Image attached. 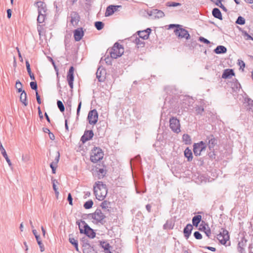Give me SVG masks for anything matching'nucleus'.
Segmentation results:
<instances>
[{
    "mask_svg": "<svg viewBox=\"0 0 253 253\" xmlns=\"http://www.w3.org/2000/svg\"><path fill=\"white\" fill-rule=\"evenodd\" d=\"M94 193L97 199L102 201L107 194V189L105 184L101 181H97L93 186Z\"/></svg>",
    "mask_w": 253,
    "mask_h": 253,
    "instance_id": "f257e3e1",
    "label": "nucleus"
},
{
    "mask_svg": "<svg viewBox=\"0 0 253 253\" xmlns=\"http://www.w3.org/2000/svg\"><path fill=\"white\" fill-rule=\"evenodd\" d=\"M111 58L116 59L122 56L124 52V49L122 45L117 42L115 43L111 49H108Z\"/></svg>",
    "mask_w": 253,
    "mask_h": 253,
    "instance_id": "f03ea898",
    "label": "nucleus"
},
{
    "mask_svg": "<svg viewBox=\"0 0 253 253\" xmlns=\"http://www.w3.org/2000/svg\"><path fill=\"white\" fill-rule=\"evenodd\" d=\"M176 27V29L174 30V32L176 36L180 38H185L186 40H188L190 38V35L188 32L181 28V26L179 25L170 24L169 25V28Z\"/></svg>",
    "mask_w": 253,
    "mask_h": 253,
    "instance_id": "7ed1b4c3",
    "label": "nucleus"
},
{
    "mask_svg": "<svg viewBox=\"0 0 253 253\" xmlns=\"http://www.w3.org/2000/svg\"><path fill=\"white\" fill-rule=\"evenodd\" d=\"M103 152L100 148L95 147L91 151L90 160L93 163H96L103 158Z\"/></svg>",
    "mask_w": 253,
    "mask_h": 253,
    "instance_id": "20e7f679",
    "label": "nucleus"
},
{
    "mask_svg": "<svg viewBox=\"0 0 253 253\" xmlns=\"http://www.w3.org/2000/svg\"><path fill=\"white\" fill-rule=\"evenodd\" d=\"M90 217L95 220L96 223H100L103 224L105 222L106 216L104 213L100 209H96L94 212L90 214Z\"/></svg>",
    "mask_w": 253,
    "mask_h": 253,
    "instance_id": "39448f33",
    "label": "nucleus"
},
{
    "mask_svg": "<svg viewBox=\"0 0 253 253\" xmlns=\"http://www.w3.org/2000/svg\"><path fill=\"white\" fill-rule=\"evenodd\" d=\"M169 127L171 130L175 132H180V124L179 120L175 117H172L169 119Z\"/></svg>",
    "mask_w": 253,
    "mask_h": 253,
    "instance_id": "423d86ee",
    "label": "nucleus"
},
{
    "mask_svg": "<svg viewBox=\"0 0 253 253\" xmlns=\"http://www.w3.org/2000/svg\"><path fill=\"white\" fill-rule=\"evenodd\" d=\"M217 238L221 244L225 245L227 241L229 240L228 231L222 228L219 234L217 235Z\"/></svg>",
    "mask_w": 253,
    "mask_h": 253,
    "instance_id": "0eeeda50",
    "label": "nucleus"
},
{
    "mask_svg": "<svg viewBox=\"0 0 253 253\" xmlns=\"http://www.w3.org/2000/svg\"><path fill=\"white\" fill-rule=\"evenodd\" d=\"M207 145L206 143L200 141L199 143H195L193 145V152L196 156H200L201 152L206 150Z\"/></svg>",
    "mask_w": 253,
    "mask_h": 253,
    "instance_id": "6e6552de",
    "label": "nucleus"
},
{
    "mask_svg": "<svg viewBox=\"0 0 253 253\" xmlns=\"http://www.w3.org/2000/svg\"><path fill=\"white\" fill-rule=\"evenodd\" d=\"M87 119L90 125H95L98 120V113L95 109L89 111Z\"/></svg>",
    "mask_w": 253,
    "mask_h": 253,
    "instance_id": "1a4fd4ad",
    "label": "nucleus"
},
{
    "mask_svg": "<svg viewBox=\"0 0 253 253\" xmlns=\"http://www.w3.org/2000/svg\"><path fill=\"white\" fill-rule=\"evenodd\" d=\"M69 18H70V22L73 26L78 25L80 20V16L77 12L72 11L70 13Z\"/></svg>",
    "mask_w": 253,
    "mask_h": 253,
    "instance_id": "9d476101",
    "label": "nucleus"
},
{
    "mask_svg": "<svg viewBox=\"0 0 253 253\" xmlns=\"http://www.w3.org/2000/svg\"><path fill=\"white\" fill-rule=\"evenodd\" d=\"M74 68L73 66H71L67 74V79L68 82V84L71 88H73V82H74Z\"/></svg>",
    "mask_w": 253,
    "mask_h": 253,
    "instance_id": "9b49d317",
    "label": "nucleus"
},
{
    "mask_svg": "<svg viewBox=\"0 0 253 253\" xmlns=\"http://www.w3.org/2000/svg\"><path fill=\"white\" fill-rule=\"evenodd\" d=\"M96 76L99 82H104L106 78L105 70L103 68H98L96 73Z\"/></svg>",
    "mask_w": 253,
    "mask_h": 253,
    "instance_id": "f8f14e48",
    "label": "nucleus"
},
{
    "mask_svg": "<svg viewBox=\"0 0 253 253\" xmlns=\"http://www.w3.org/2000/svg\"><path fill=\"white\" fill-rule=\"evenodd\" d=\"M93 135L92 130H85L81 137V141L83 143H84L87 141L90 140L93 137Z\"/></svg>",
    "mask_w": 253,
    "mask_h": 253,
    "instance_id": "ddd939ff",
    "label": "nucleus"
},
{
    "mask_svg": "<svg viewBox=\"0 0 253 253\" xmlns=\"http://www.w3.org/2000/svg\"><path fill=\"white\" fill-rule=\"evenodd\" d=\"M38 7V13L46 14L47 8L46 4L42 1H38L36 3Z\"/></svg>",
    "mask_w": 253,
    "mask_h": 253,
    "instance_id": "4468645a",
    "label": "nucleus"
},
{
    "mask_svg": "<svg viewBox=\"0 0 253 253\" xmlns=\"http://www.w3.org/2000/svg\"><path fill=\"white\" fill-rule=\"evenodd\" d=\"M151 32V29L147 28L145 30L137 32L138 35L142 40H147L149 37V35Z\"/></svg>",
    "mask_w": 253,
    "mask_h": 253,
    "instance_id": "2eb2a0df",
    "label": "nucleus"
},
{
    "mask_svg": "<svg viewBox=\"0 0 253 253\" xmlns=\"http://www.w3.org/2000/svg\"><path fill=\"white\" fill-rule=\"evenodd\" d=\"M84 33L82 28H78L74 32V36L76 41H80L84 36Z\"/></svg>",
    "mask_w": 253,
    "mask_h": 253,
    "instance_id": "dca6fc26",
    "label": "nucleus"
},
{
    "mask_svg": "<svg viewBox=\"0 0 253 253\" xmlns=\"http://www.w3.org/2000/svg\"><path fill=\"white\" fill-rule=\"evenodd\" d=\"M0 151L1 152V154L2 155L3 157L5 158V160L6 161L7 163H8V166L10 167H11L12 163H11L10 159H9V158L6 154V152L4 147H3L0 141Z\"/></svg>",
    "mask_w": 253,
    "mask_h": 253,
    "instance_id": "f3484780",
    "label": "nucleus"
},
{
    "mask_svg": "<svg viewBox=\"0 0 253 253\" xmlns=\"http://www.w3.org/2000/svg\"><path fill=\"white\" fill-rule=\"evenodd\" d=\"M207 140H208V146L210 150L213 148L216 144V140L212 135L207 137Z\"/></svg>",
    "mask_w": 253,
    "mask_h": 253,
    "instance_id": "a211bd4d",
    "label": "nucleus"
},
{
    "mask_svg": "<svg viewBox=\"0 0 253 253\" xmlns=\"http://www.w3.org/2000/svg\"><path fill=\"white\" fill-rule=\"evenodd\" d=\"M76 223L79 226L81 233H84V229H86L88 226L84 220H79L77 221Z\"/></svg>",
    "mask_w": 253,
    "mask_h": 253,
    "instance_id": "6ab92c4d",
    "label": "nucleus"
},
{
    "mask_svg": "<svg viewBox=\"0 0 253 253\" xmlns=\"http://www.w3.org/2000/svg\"><path fill=\"white\" fill-rule=\"evenodd\" d=\"M193 228V226L191 224H188L184 228L183 233L184 236L186 239H188L191 235Z\"/></svg>",
    "mask_w": 253,
    "mask_h": 253,
    "instance_id": "aec40b11",
    "label": "nucleus"
},
{
    "mask_svg": "<svg viewBox=\"0 0 253 253\" xmlns=\"http://www.w3.org/2000/svg\"><path fill=\"white\" fill-rule=\"evenodd\" d=\"M100 245L101 247L104 250L105 253H111V249L112 247L107 242H100Z\"/></svg>",
    "mask_w": 253,
    "mask_h": 253,
    "instance_id": "412c9836",
    "label": "nucleus"
},
{
    "mask_svg": "<svg viewBox=\"0 0 253 253\" xmlns=\"http://www.w3.org/2000/svg\"><path fill=\"white\" fill-rule=\"evenodd\" d=\"M235 74L232 69H227L224 70L222 75L223 79L230 78L231 76H234Z\"/></svg>",
    "mask_w": 253,
    "mask_h": 253,
    "instance_id": "4be33fe9",
    "label": "nucleus"
},
{
    "mask_svg": "<svg viewBox=\"0 0 253 253\" xmlns=\"http://www.w3.org/2000/svg\"><path fill=\"white\" fill-rule=\"evenodd\" d=\"M84 233L90 238H93L95 236V233L89 226L86 229H84Z\"/></svg>",
    "mask_w": 253,
    "mask_h": 253,
    "instance_id": "5701e85b",
    "label": "nucleus"
},
{
    "mask_svg": "<svg viewBox=\"0 0 253 253\" xmlns=\"http://www.w3.org/2000/svg\"><path fill=\"white\" fill-rule=\"evenodd\" d=\"M100 207L102 208L104 212L109 211L110 209L111 208L110 202L107 201H104L101 204Z\"/></svg>",
    "mask_w": 253,
    "mask_h": 253,
    "instance_id": "b1692460",
    "label": "nucleus"
},
{
    "mask_svg": "<svg viewBox=\"0 0 253 253\" xmlns=\"http://www.w3.org/2000/svg\"><path fill=\"white\" fill-rule=\"evenodd\" d=\"M20 101L25 106H27L28 105L27 94L24 90H23L21 92L20 96Z\"/></svg>",
    "mask_w": 253,
    "mask_h": 253,
    "instance_id": "393cba45",
    "label": "nucleus"
},
{
    "mask_svg": "<svg viewBox=\"0 0 253 253\" xmlns=\"http://www.w3.org/2000/svg\"><path fill=\"white\" fill-rule=\"evenodd\" d=\"M116 6L113 5H109L106 8L105 12V16H109L112 15L114 11L116 10Z\"/></svg>",
    "mask_w": 253,
    "mask_h": 253,
    "instance_id": "a878e982",
    "label": "nucleus"
},
{
    "mask_svg": "<svg viewBox=\"0 0 253 253\" xmlns=\"http://www.w3.org/2000/svg\"><path fill=\"white\" fill-rule=\"evenodd\" d=\"M184 156L187 159L188 162H190L193 159V155L191 150L187 148L184 151Z\"/></svg>",
    "mask_w": 253,
    "mask_h": 253,
    "instance_id": "bb28decb",
    "label": "nucleus"
},
{
    "mask_svg": "<svg viewBox=\"0 0 253 253\" xmlns=\"http://www.w3.org/2000/svg\"><path fill=\"white\" fill-rule=\"evenodd\" d=\"M212 13L213 16L217 19H219L220 20H222V14L219 10V9L217 8H214L213 9Z\"/></svg>",
    "mask_w": 253,
    "mask_h": 253,
    "instance_id": "cd10ccee",
    "label": "nucleus"
},
{
    "mask_svg": "<svg viewBox=\"0 0 253 253\" xmlns=\"http://www.w3.org/2000/svg\"><path fill=\"white\" fill-rule=\"evenodd\" d=\"M227 51L226 48L222 45H218L214 49V52L216 54H221L225 53Z\"/></svg>",
    "mask_w": 253,
    "mask_h": 253,
    "instance_id": "c85d7f7f",
    "label": "nucleus"
},
{
    "mask_svg": "<svg viewBox=\"0 0 253 253\" xmlns=\"http://www.w3.org/2000/svg\"><path fill=\"white\" fill-rule=\"evenodd\" d=\"M202 219L201 215H197L193 217L192 223L194 226L197 227Z\"/></svg>",
    "mask_w": 253,
    "mask_h": 253,
    "instance_id": "c756f323",
    "label": "nucleus"
},
{
    "mask_svg": "<svg viewBox=\"0 0 253 253\" xmlns=\"http://www.w3.org/2000/svg\"><path fill=\"white\" fill-rule=\"evenodd\" d=\"M46 14L39 13L37 21L38 23H42L44 22L45 19Z\"/></svg>",
    "mask_w": 253,
    "mask_h": 253,
    "instance_id": "7c9ffc66",
    "label": "nucleus"
},
{
    "mask_svg": "<svg viewBox=\"0 0 253 253\" xmlns=\"http://www.w3.org/2000/svg\"><path fill=\"white\" fill-rule=\"evenodd\" d=\"M69 242L71 244L74 246L75 247L76 250L79 252V248H78V242L77 240L74 239V238H69Z\"/></svg>",
    "mask_w": 253,
    "mask_h": 253,
    "instance_id": "2f4dec72",
    "label": "nucleus"
},
{
    "mask_svg": "<svg viewBox=\"0 0 253 253\" xmlns=\"http://www.w3.org/2000/svg\"><path fill=\"white\" fill-rule=\"evenodd\" d=\"M182 139L186 144H189L191 142L190 136L187 134H184L182 136Z\"/></svg>",
    "mask_w": 253,
    "mask_h": 253,
    "instance_id": "473e14b6",
    "label": "nucleus"
},
{
    "mask_svg": "<svg viewBox=\"0 0 253 253\" xmlns=\"http://www.w3.org/2000/svg\"><path fill=\"white\" fill-rule=\"evenodd\" d=\"M154 14L155 15V16L158 18H162L165 15L164 13L162 11L157 9L154 10Z\"/></svg>",
    "mask_w": 253,
    "mask_h": 253,
    "instance_id": "72a5a7b5",
    "label": "nucleus"
},
{
    "mask_svg": "<svg viewBox=\"0 0 253 253\" xmlns=\"http://www.w3.org/2000/svg\"><path fill=\"white\" fill-rule=\"evenodd\" d=\"M98 178L100 179L103 178L106 174V171L103 169H99L97 170Z\"/></svg>",
    "mask_w": 253,
    "mask_h": 253,
    "instance_id": "f704fd0d",
    "label": "nucleus"
},
{
    "mask_svg": "<svg viewBox=\"0 0 253 253\" xmlns=\"http://www.w3.org/2000/svg\"><path fill=\"white\" fill-rule=\"evenodd\" d=\"M93 204V201L91 200H90L84 204V207L85 209H89L92 207Z\"/></svg>",
    "mask_w": 253,
    "mask_h": 253,
    "instance_id": "c9c22d12",
    "label": "nucleus"
},
{
    "mask_svg": "<svg viewBox=\"0 0 253 253\" xmlns=\"http://www.w3.org/2000/svg\"><path fill=\"white\" fill-rule=\"evenodd\" d=\"M181 4L179 2H168L166 3V5L169 7H176L178 6H180Z\"/></svg>",
    "mask_w": 253,
    "mask_h": 253,
    "instance_id": "e433bc0d",
    "label": "nucleus"
},
{
    "mask_svg": "<svg viewBox=\"0 0 253 253\" xmlns=\"http://www.w3.org/2000/svg\"><path fill=\"white\" fill-rule=\"evenodd\" d=\"M95 27L98 30H100L104 27V23L100 21H97L95 23Z\"/></svg>",
    "mask_w": 253,
    "mask_h": 253,
    "instance_id": "4c0bfd02",
    "label": "nucleus"
},
{
    "mask_svg": "<svg viewBox=\"0 0 253 253\" xmlns=\"http://www.w3.org/2000/svg\"><path fill=\"white\" fill-rule=\"evenodd\" d=\"M15 87L17 89L18 92H22V84L19 81H17L15 84Z\"/></svg>",
    "mask_w": 253,
    "mask_h": 253,
    "instance_id": "58836bf2",
    "label": "nucleus"
},
{
    "mask_svg": "<svg viewBox=\"0 0 253 253\" xmlns=\"http://www.w3.org/2000/svg\"><path fill=\"white\" fill-rule=\"evenodd\" d=\"M57 106H58L59 109L60 110V111L61 112H63V111H64V110H65L64 106L63 103L61 101L58 100L57 102Z\"/></svg>",
    "mask_w": 253,
    "mask_h": 253,
    "instance_id": "ea45409f",
    "label": "nucleus"
},
{
    "mask_svg": "<svg viewBox=\"0 0 253 253\" xmlns=\"http://www.w3.org/2000/svg\"><path fill=\"white\" fill-rule=\"evenodd\" d=\"M236 23L239 25H244L245 23V20L243 17L239 16L236 21Z\"/></svg>",
    "mask_w": 253,
    "mask_h": 253,
    "instance_id": "a19ab883",
    "label": "nucleus"
},
{
    "mask_svg": "<svg viewBox=\"0 0 253 253\" xmlns=\"http://www.w3.org/2000/svg\"><path fill=\"white\" fill-rule=\"evenodd\" d=\"M52 185H53V188L54 191H55V193L56 195L57 196L59 194V192L57 191V189L56 188V186L55 185V183H57V180L56 179H52Z\"/></svg>",
    "mask_w": 253,
    "mask_h": 253,
    "instance_id": "79ce46f5",
    "label": "nucleus"
},
{
    "mask_svg": "<svg viewBox=\"0 0 253 253\" xmlns=\"http://www.w3.org/2000/svg\"><path fill=\"white\" fill-rule=\"evenodd\" d=\"M243 246V242H239L238 244V250L240 253H244L245 250Z\"/></svg>",
    "mask_w": 253,
    "mask_h": 253,
    "instance_id": "37998d69",
    "label": "nucleus"
},
{
    "mask_svg": "<svg viewBox=\"0 0 253 253\" xmlns=\"http://www.w3.org/2000/svg\"><path fill=\"white\" fill-rule=\"evenodd\" d=\"M194 236L196 239L198 240L201 239L202 238L201 234L198 231H196L194 232Z\"/></svg>",
    "mask_w": 253,
    "mask_h": 253,
    "instance_id": "c03bdc74",
    "label": "nucleus"
},
{
    "mask_svg": "<svg viewBox=\"0 0 253 253\" xmlns=\"http://www.w3.org/2000/svg\"><path fill=\"white\" fill-rule=\"evenodd\" d=\"M195 108L196 113L197 114H201L204 111V109L203 107L197 106Z\"/></svg>",
    "mask_w": 253,
    "mask_h": 253,
    "instance_id": "a18cd8bd",
    "label": "nucleus"
},
{
    "mask_svg": "<svg viewBox=\"0 0 253 253\" xmlns=\"http://www.w3.org/2000/svg\"><path fill=\"white\" fill-rule=\"evenodd\" d=\"M134 42L137 45H139L142 46H143L144 43L143 41L142 40H140L139 38H136Z\"/></svg>",
    "mask_w": 253,
    "mask_h": 253,
    "instance_id": "49530a36",
    "label": "nucleus"
},
{
    "mask_svg": "<svg viewBox=\"0 0 253 253\" xmlns=\"http://www.w3.org/2000/svg\"><path fill=\"white\" fill-rule=\"evenodd\" d=\"M30 86L32 89H37V84L36 82H32L30 83Z\"/></svg>",
    "mask_w": 253,
    "mask_h": 253,
    "instance_id": "de8ad7c7",
    "label": "nucleus"
},
{
    "mask_svg": "<svg viewBox=\"0 0 253 253\" xmlns=\"http://www.w3.org/2000/svg\"><path fill=\"white\" fill-rule=\"evenodd\" d=\"M59 158H60V154L58 152H57V155L56 156V158H55V159L54 160V161L52 162V163H53L54 165H57L58 163V162H59Z\"/></svg>",
    "mask_w": 253,
    "mask_h": 253,
    "instance_id": "09e8293b",
    "label": "nucleus"
},
{
    "mask_svg": "<svg viewBox=\"0 0 253 253\" xmlns=\"http://www.w3.org/2000/svg\"><path fill=\"white\" fill-rule=\"evenodd\" d=\"M199 41L206 44H209L210 43V42L209 41L204 38V37H200Z\"/></svg>",
    "mask_w": 253,
    "mask_h": 253,
    "instance_id": "8fccbe9b",
    "label": "nucleus"
},
{
    "mask_svg": "<svg viewBox=\"0 0 253 253\" xmlns=\"http://www.w3.org/2000/svg\"><path fill=\"white\" fill-rule=\"evenodd\" d=\"M30 159V157L28 155H23L22 157V160L23 162H26Z\"/></svg>",
    "mask_w": 253,
    "mask_h": 253,
    "instance_id": "3c124183",
    "label": "nucleus"
},
{
    "mask_svg": "<svg viewBox=\"0 0 253 253\" xmlns=\"http://www.w3.org/2000/svg\"><path fill=\"white\" fill-rule=\"evenodd\" d=\"M50 167L52 169V172L53 173H55L56 168L57 167V165H54L53 163H51L50 165Z\"/></svg>",
    "mask_w": 253,
    "mask_h": 253,
    "instance_id": "603ef678",
    "label": "nucleus"
},
{
    "mask_svg": "<svg viewBox=\"0 0 253 253\" xmlns=\"http://www.w3.org/2000/svg\"><path fill=\"white\" fill-rule=\"evenodd\" d=\"M67 200L69 201V204L71 206L73 205V199L71 194L69 193L68 195Z\"/></svg>",
    "mask_w": 253,
    "mask_h": 253,
    "instance_id": "864d4df0",
    "label": "nucleus"
},
{
    "mask_svg": "<svg viewBox=\"0 0 253 253\" xmlns=\"http://www.w3.org/2000/svg\"><path fill=\"white\" fill-rule=\"evenodd\" d=\"M238 64L240 66V68H244L245 67V63L242 60H238Z\"/></svg>",
    "mask_w": 253,
    "mask_h": 253,
    "instance_id": "5fc2aeb1",
    "label": "nucleus"
},
{
    "mask_svg": "<svg viewBox=\"0 0 253 253\" xmlns=\"http://www.w3.org/2000/svg\"><path fill=\"white\" fill-rule=\"evenodd\" d=\"M36 99H37V102H38V104H41V98H40V96L39 95L38 92L37 91H36Z\"/></svg>",
    "mask_w": 253,
    "mask_h": 253,
    "instance_id": "6e6d98bb",
    "label": "nucleus"
},
{
    "mask_svg": "<svg viewBox=\"0 0 253 253\" xmlns=\"http://www.w3.org/2000/svg\"><path fill=\"white\" fill-rule=\"evenodd\" d=\"M81 105H82V101H80L79 103L78 107L77 110V116H79V114H80V110H81Z\"/></svg>",
    "mask_w": 253,
    "mask_h": 253,
    "instance_id": "4d7b16f0",
    "label": "nucleus"
},
{
    "mask_svg": "<svg viewBox=\"0 0 253 253\" xmlns=\"http://www.w3.org/2000/svg\"><path fill=\"white\" fill-rule=\"evenodd\" d=\"M38 114H39V117H40V119H42L43 118V116H42V111L41 110V108L40 106L38 107Z\"/></svg>",
    "mask_w": 253,
    "mask_h": 253,
    "instance_id": "13d9d810",
    "label": "nucleus"
},
{
    "mask_svg": "<svg viewBox=\"0 0 253 253\" xmlns=\"http://www.w3.org/2000/svg\"><path fill=\"white\" fill-rule=\"evenodd\" d=\"M38 31L40 35H41L42 31V27L41 25H38L37 27Z\"/></svg>",
    "mask_w": 253,
    "mask_h": 253,
    "instance_id": "bf43d9fd",
    "label": "nucleus"
},
{
    "mask_svg": "<svg viewBox=\"0 0 253 253\" xmlns=\"http://www.w3.org/2000/svg\"><path fill=\"white\" fill-rule=\"evenodd\" d=\"M11 13H12V11H11V9H8L7 10V17L8 18H11Z\"/></svg>",
    "mask_w": 253,
    "mask_h": 253,
    "instance_id": "052dcab7",
    "label": "nucleus"
},
{
    "mask_svg": "<svg viewBox=\"0 0 253 253\" xmlns=\"http://www.w3.org/2000/svg\"><path fill=\"white\" fill-rule=\"evenodd\" d=\"M248 103H249V105L252 107L250 108V109H251L253 111V100L250 99L249 100Z\"/></svg>",
    "mask_w": 253,
    "mask_h": 253,
    "instance_id": "680f3d73",
    "label": "nucleus"
},
{
    "mask_svg": "<svg viewBox=\"0 0 253 253\" xmlns=\"http://www.w3.org/2000/svg\"><path fill=\"white\" fill-rule=\"evenodd\" d=\"M48 134H49V138H50L51 140H54V139H55V136H54V135L52 133H51V132H50L48 133Z\"/></svg>",
    "mask_w": 253,
    "mask_h": 253,
    "instance_id": "e2e57ef3",
    "label": "nucleus"
},
{
    "mask_svg": "<svg viewBox=\"0 0 253 253\" xmlns=\"http://www.w3.org/2000/svg\"><path fill=\"white\" fill-rule=\"evenodd\" d=\"M205 234L207 235V236H208L209 237H210V235L211 233V230L210 229H206L205 231Z\"/></svg>",
    "mask_w": 253,
    "mask_h": 253,
    "instance_id": "0e129e2a",
    "label": "nucleus"
},
{
    "mask_svg": "<svg viewBox=\"0 0 253 253\" xmlns=\"http://www.w3.org/2000/svg\"><path fill=\"white\" fill-rule=\"evenodd\" d=\"M146 210L147 211L149 212H150L151 211V206L150 205V204H148L146 206Z\"/></svg>",
    "mask_w": 253,
    "mask_h": 253,
    "instance_id": "69168bd1",
    "label": "nucleus"
},
{
    "mask_svg": "<svg viewBox=\"0 0 253 253\" xmlns=\"http://www.w3.org/2000/svg\"><path fill=\"white\" fill-rule=\"evenodd\" d=\"M39 246L40 248L41 252H43L44 251V245H43V244H42L41 245H39Z\"/></svg>",
    "mask_w": 253,
    "mask_h": 253,
    "instance_id": "338daca9",
    "label": "nucleus"
},
{
    "mask_svg": "<svg viewBox=\"0 0 253 253\" xmlns=\"http://www.w3.org/2000/svg\"><path fill=\"white\" fill-rule=\"evenodd\" d=\"M206 248L209 250L212 251V252H215L216 250L215 248L211 247H207Z\"/></svg>",
    "mask_w": 253,
    "mask_h": 253,
    "instance_id": "774afa93",
    "label": "nucleus"
}]
</instances>
